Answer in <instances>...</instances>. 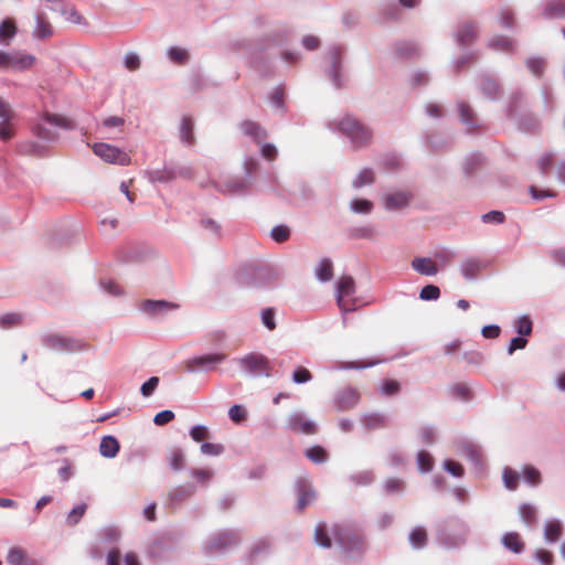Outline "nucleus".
Returning a JSON list of instances; mask_svg holds the SVG:
<instances>
[{"instance_id": "nucleus-1", "label": "nucleus", "mask_w": 565, "mask_h": 565, "mask_svg": "<svg viewBox=\"0 0 565 565\" xmlns=\"http://www.w3.org/2000/svg\"><path fill=\"white\" fill-rule=\"evenodd\" d=\"M276 278V273L270 267L256 263L241 265L234 275L237 286L255 290L274 286Z\"/></svg>"}, {"instance_id": "nucleus-2", "label": "nucleus", "mask_w": 565, "mask_h": 565, "mask_svg": "<svg viewBox=\"0 0 565 565\" xmlns=\"http://www.w3.org/2000/svg\"><path fill=\"white\" fill-rule=\"evenodd\" d=\"M470 534V526L459 518H452L440 523L436 529V544L447 551L462 548Z\"/></svg>"}, {"instance_id": "nucleus-3", "label": "nucleus", "mask_w": 565, "mask_h": 565, "mask_svg": "<svg viewBox=\"0 0 565 565\" xmlns=\"http://www.w3.org/2000/svg\"><path fill=\"white\" fill-rule=\"evenodd\" d=\"M329 127L345 137L354 149L366 147L373 138L372 128L352 116L333 120L329 124Z\"/></svg>"}, {"instance_id": "nucleus-4", "label": "nucleus", "mask_w": 565, "mask_h": 565, "mask_svg": "<svg viewBox=\"0 0 565 565\" xmlns=\"http://www.w3.org/2000/svg\"><path fill=\"white\" fill-rule=\"evenodd\" d=\"M331 533L345 556L360 558L365 553L366 542L364 536L351 526L335 524Z\"/></svg>"}, {"instance_id": "nucleus-5", "label": "nucleus", "mask_w": 565, "mask_h": 565, "mask_svg": "<svg viewBox=\"0 0 565 565\" xmlns=\"http://www.w3.org/2000/svg\"><path fill=\"white\" fill-rule=\"evenodd\" d=\"M328 66L326 75L332 86L341 89L347 84V75L344 70V47L338 44L330 45L326 52Z\"/></svg>"}, {"instance_id": "nucleus-6", "label": "nucleus", "mask_w": 565, "mask_h": 565, "mask_svg": "<svg viewBox=\"0 0 565 565\" xmlns=\"http://www.w3.org/2000/svg\"><path fill=\"white\" fill-rule=\"evenodd\" d=\"M41 341L45 348L60 353H75L87 348L81 339L61 333H44Z\"/></svg>"}, {"instance_id": "nucleus-7", "label": "nucleus", "mask_w": 565, "mask_h": 565, "mask_svg": "<svg viewBox=\"0 0 565 565\" xmlns=\"http://www.w3.org/2000/svg\"><path fill=\"white\" fill-rule=\"evenodd\" d=\"M227 360V354L224 352H210L204 354L194 355L186 361L185 370L190 373H211Z\"/></svg>"}, {"instance_id": "nucleus-8", "label": "nucleus", "mask_w": 565, "mask_h": 565, "mask_svg": "<svg viewBox=\"0 0 565 565\" xmlns=\"http://www.w3.org/2000/svg\"><path fill=\"white\" fill-rule=\"evenodd\" d=\"M241 543L239 534L233 530H224L209 537L203 550L206 555L224 553Z\"/></svg>"}, {"instance_id": "nucleus-9", "label": "nucleus", "mask_w": 565, "mask_h": 565, "mask_svg": "<svg viewBox=\"0 0 565 565\" xmlns=\"http://www.w3.org/2000/svg\"><path fill=\"white\" fill-rule=\"evenodd\" d=\"M237 363L243 372L247 375L256 377L260 375L269 376L270 362L269 360L258 353H247L237 360Z\"/></svg>"}, {"instance_id": "nucleus-10", "label": "nucleus", "mask_w": 565, "mask_h": 565, "mask_svg": "<svg viewBox=\"0 0 565 565\" xmlns=\"http://www.w3.org/2000/svg\"><path fill=\"white\" fill-rule=\"evenodd\" d=\"M35 63V57L32 54L15 52L10 53L0 50V68L25 71Z\"/></svg>"}, {"instance_id": "nucleus-11", "label": "nucleus", "mask_w": 565, "mask_h": 565, "mask_svg": "<svg viewBox=\"0 0 565 565\" xmlns=\"http://www.w3.org/2000/svg\"><path fill=\"white\" fill-rule=\"evenodd\" d=\"M93 151L96 156H98L100 159L108 163L128 166L131 161L128 153L109 143H95L93 147Z\"/></svg>"}, {"instance_id": "nucleus-12", "label": "nucleus", "mask_w": 565, "mask_h": 565, "mask_svg": "<svg viewBox=\"0 0 565 565\" xmlns=\"http://www.w3.org/2000/svg\"><path fill=\"white\" fill-rule=\"evenodd\" d=\"M286 429L297 434L313 435L317 433V424L303 412L295 411L286 419Z\"/></svg>"}, {"instance_id": "nucleus-13", "label": "nucleus", "mask_w": 565, "mask_h": 565, "mask_svg": "<svg viewBox=\"0 0 565 565\" xmlns=\"http://www.w3.org/2000/svg\"><path fill=\"white\" fill-rule=\"evenodd\" d=\"M355 294V282L351 276H342L335 285L337 303L342 312H350L354 307L344 301V297H351Z\"/></svg>"}, {"instance_id": "nucleus-14", "label": "nucleus", "mask_w": 565, "mask_h": 565, "mask_svg": "<svg viewBox=\"0 0 565 565\" xmlns=\"http://www.w3.org/2000/svg\"><path fill=\"white\" fill-rule=\"evenodd\" d=\"M249 180L243 178H227L215 182V188L223 194L243 195L247 192Z\"/></svg>"}, {"instance_id": "nucleus-15", "label": "nucleus", "mask_w": 565, "mask_h": 565, "mask_svg": "<svg viewBox=\"0 0 565 565\" xmlns=\"http://www.w3.org/2000/svg\"><path fill=\"white\" fill-rule=\"evenodd\" d=\"M360 401V394L354 387H345L340 390L334 397V407L339 412L353 409Z\"/></svg>"}, {"instance_id": "nucleus-16", "label": "nucleus", "mask_w": 565, "mask_h": 565, "mask_svg": "<svg viewBox=\"0 0 565 565\" xmlns=\"http://www.w3.org/2000/svg\"><path fill=\"white\" fill-rule=\"evenodd\" d=\"M178 308L177 303L166 300H145L140 305V311L149 318H158Z\"/></svg>"}, {"instance_id": "nucleus-17", "label": "nucleus", "mask_w": 565, "mask_h": 565, "mask_svg": "<svg viewBox=\"0 0 565 565\" xmlns=\"http://www.w3.org/2000/svg\"><path fill=\"white\" fill-rule=\"evenodd\" d=\"M479 31L473 22H465L457 26L454 32L455 41L459 46L466 47L472 44L478 38Z\"/></svg>"}, {"instance_id": "nucleus-18", "label": "nucleus", "mask_w": 565, "mask_h": 565, "mask_svg": "<svg viewBox=\"0 0 565 565\" xmlns=\"http://www.w3.org/2000/svg\"><path fill=\"white\" fill-rule=\"evenodd\" d=\"M295 487L298 495L297 509L303 510L306 507H308L316 500V492L311 488L308 479L305 477L298 478L296 480Z\"/></svg>"}, {"instance_id": "nucleus-19", "label": "nucleus", "mask_w": 565, "mask_h": 565, "mask_svg": "<svg viewBox=\"0 0 565 565\" xmlns=\"http://www.w3.org/2000/svg\"><path fill=\"white\" fill-rule=\"evenodd\" d=\"M195 492L193 484H181L171 489L167 495V507L170 509L178 508L184 500L192 497Z\"/></svg>"}, {"instance_id": "nucleus-20", "label": "nucleus", "mask_w": 565, "mask_h": 565, "mask_svg": "<svg viewBox=\"0 0 565 565\" xmlns=\"http://www.w3.org/2000/svg\"><path fill=\"white\" fill-rule=\"evenodd\" d=\"M479 89L481 94L489 100H497L500 96V85L491 76L483 74L480 76Z\"/></svg>"}, {"instance_id": "nucleus-21", "label": "nucleus", "mask_w": 565, "mask_h": 565, "mask_svg": "<svg viewBox=\"0 0 565 565\" xmlns=\"http://www.w3.org/2000/svg\"><path fill=\"white\" fill-rule=\"evenodd\" d=\"M458 116L461 124L466 126L469 132L475 131L479 127L478 120L476 118V113L468 103H458Z\"/></svg>"}, {"instance_id": "nucleus-22", "label": "nucleus", "mask_w": 565, "mask_h": 565, "mask_svg": "<svg viewBox=\"0 0 565 565\" xmlns=\"http://www.w3.org/2000/svg\"><path fill=\"white\" fill-rule=\"evenodd\" d=\"M487 46L494 52L505 54H513L515 51V42L505 35L491 36L487 42Z\"/></svg>"}, {"instance_id": "nucleus-23", "label": "nucleus", "mask_w": 565, "mask_h": 565, "mask_svg": "<svg viewBox=\"0 0 565 565\" xmlns=\"http://www.w3.org/2000/svg\"><path fill=\"white\" fill-rule=\"evenodd\" d=\"M459 454L470 461L476 468H481V450L470 441H461L458 444Z\"/></svg>"}, {"instance_id": "nucleus-24", "label": "nucleus", "mask_w": 565, "mask_h": 565, "mask_svg": "<svg viewBox=\"0 0 565 565\" xmlns=\"http://www.w3.org/2000/svg\"><path fill=\"white\" fill-rule=\"evenodd\" d=\"M411 265L415 271L425 276H435L439 271L436 262L429 257H416Z\"/></svg>"}, {"instance_id": "nucleus-25", "label": "nucleus", "mask_w": 565, "mask_h": 565, "mask_svg": "<svg viewBox=\"0 0 565 565\" xmlns=\"http://www.w3.org/2000/svg\"><path fill=\"white\" fill-rule=\"evenodd\" d=\"M360 423L367 430H374L384 428L387 423V417L383 413L374 412V413H365L360 416Z\"/></svg>"}, {"instance_id": "nucleus-26", "label": "nucleus", "mask_w": 565, "mask_h": 565, "mask_svg": "<svg viewBox=\"0 0 565 565\" xmlns=\"http://www.w3.org/2000/svg\"><path fill=\"white\" fill-rule=\"evenodd\" d=\"M194 124L188 116H183L179 125V139L186 147L195 143V136L193 132Z\"/></svg>"}, {"instance_id": "nucleus-27", "label": "nucleus", "mask_w": 565, "mask_h": 565, "mask_svg": "<svg viewBox=\"0 0 565 565\" xmlns=\"http://www.w3.org/2000/svg\"><path fill=\"white\" fill-rule=\"evenodd\" d=\"M460 273L466 280H476L482 269V264L477 258H465L460 263Z\"/></svg>"}, {"instance_id": "nucleus-28", "label": "nucleus", "mask_w": 565, "mask_h": 565, "mask_svg": "<svg viewBox=\"0 0 565 565\" xmlns=\"http://www.w3.org/2000/svg\"><path fill=\"white\" fill-rule=\"evenodd\" d=\"M542 17L550 19H565V0H547Z\"/></svg>"}, {"instance_id": "nucleus-29", "label": "nucleus", "mask_w": 565, "mask_h": 565, "mask_svg": "<svg viewBox=\"0 0 565 565\" xmlns=\"http://www.w3.org/2000/svg\"><path fill=\"white\" fill-rule=\"evenodd\" d=\"M242 132L253 139L255 142H260L266 139V130L257 122L252 120H244L239 124Z\"/></svg>"}, {"instance_id": "nucleus-30", "label": "nucleus", "mask_w": 565, "mask_h": 565, "mask_svg": "<svg viewBox=\"0 0 565 565\" xmlns=\"http://www.w3.org/2000/svg\"><path fill=\"white\" fill-rule=\"evenodd\" d=\"M42 120L51 126L64 130H75L77 128V125L73 119L57 114L45 113L42 116Z\"/></svg>"}, {"instance_id": "nucleus-31", "label": "nucleus", "mask_w": 565, "mask_h": 565, "mask_svg": "<svg viewBox=\"0 0 565 565\" xmlns=\"http://www.w3.org/2000/svg\"><path fill=\"white\" fill-rule=\"evenodd\" d=\"M120 445L116 437L111 435H106L102 438L99 444V454L104 458H115L119 452Z\"/></svg>"}, {"instance_id": "nucleus-32", "label": "nucleus", "mask_w": 565, "mask_h": 565, "mask_svg": "<svg viewBox=\"0 0 565 565\" xmlns=\"http://www.w3.org/2000/svg\"><path fill=\"white\" fill-rule=\"evenodd\" d=\"M482 159V154L479 152L468 154L461 163L463 175L468 179L472 178L480 168Z\"/></svg>"}, {"instance_id": "nucleus-33", "label": "nucleus", "mask_w": 565, "mask_h": 565, "mask_svg": "<svg viewBox=\"0 0 565 565\" xmlns=\"http://www.w3.org/2000/svg\"><path fill=\"white\" fill-rule=\"evenodd\" d=\"M408 542L414 550H423L427 546L428 535L424 526L417 525L408 533Z\"/></svg>"}, {"instance_id": "nucleus-34", "label": "nucleus", "mask_w": 565, "mask_h": 565, "mask_svg": "<svg viewBox=\"0 0 565 565\" xmlns=\"http://www.w3.org/2000/svg\"><path fill=\"white\" fill-rule=\"evenodd\" d=\"M33 38L35 39H47L53 34V29L51 23L46 20L44 14L39 13L35 17V28L32 32Z\"/></svg>"}, {"instance_id": "nucleus-35", "label": "nucleus", "mask_w": 565, "mask_h": 565, "mask_svg": "<svg viewBox=\"0 0 565 565\" xmlns=\"http://www.w3.org/2000/svg\"><path fill=\"white\" fill-rule=\"evenodd\" d=\"M409 196L405 192H395L386 194L384 198V207L386 210H398L408 204Z\"/></svg>"}, {"instance_id": "nucleus-36", "label": "nucleus", "mask_w": 565, "mask_h": 565, "mask_svg": "<svg viewBox=\"0 0 565 565\" xmlns=\"http://www.w3.org/2000/svg\"><path fill=\"white\" fill-rule=\"evenodd\" d=\"M563 526L559 520H550L544 525V540L553 544L557 542L562 535Z\"/></svg>"}, {"instance_id": "nucleus-37", "label": "nucleus", "mask_w": 565, "mask_h": 565, "mask_svg": "<svg viewBox=\"0 0 565 565\" xmlns=\"http://www.w3.org/2000/svg\"><path fill=\"white\" fill-rule=\"evenodd\" d=\"M502 545L515 554H520L524 550V543L520 540V535L515 532H507L501 537Z\"/></svg>"}, {"instance_id": "nucleus-38", "label": "nucleus", "mask_w": 565, "mask_h": 565, "mask_svg": "<svg viewBox=\"0 0 565 565\" xmlns=\"http://www.w3.org/2000/svg\"><path fill=\"white\" fill-rule=\"evenodd\" d=\"M519 515L527 526H533L537 521V509L531 503H521L519 505Z\"/></svg>"}, {"instance_id": "nucleus-39", "label": "nucleus", "mask_w": 565, "mask_h": 565, "mask_svg": "<svg viewBox=\"0 0 565 565\" xmlns=\"http://www.w3.org/2000/svg\"><path fill=\"white\" fill-rule=\"evenodd\" d=\"M316 277L321 282H327L332 279L333 265L330 258H323L319 262L315 270Z\"/></svg>"}, {"instance_id": "nucleus-40", "label": "nucleus", "mask_w": 565, "mask_h": 565, "mask_svg": "<svg viewBox=\"0 0 565 565\" xmlns=\"http://www.w3.org/2000/svg\"><path fill=\"white\" fill-rule=\"evenodd\" d=\"M52 11L60 12L66 21L74 24H84L85 20L74 6L67 7L65 3L61 8H51Z\"/></svg>"}, {"instance_id": "nucleus-41", "label": "nucleus", "mask_w": 565, "mask_h": 565, "mask_svg": "<svg viewBox=\"0 0 565 565\" xmlns=\"http://www.w3.org/2000/svg\"><path fill=\"white\" fill-rule=\"evenodd\" d=\"M285 90L281 85L276 86L268 96L269 105L278 113L285 114L286 106L284 104Z\"/></svg>"}, {"instance_id": "nucleus-42", "label": "nucleus", "mask_w": 565, "mask_h": 565, "mask_svg": "<svg viewBox=\"0 0 565 565\" xmlns=\"http://www.w3.org/2000/svg\"><path fill=\"white\" fill-rule=\"evenodd\" d=\"M171 166H164L162 169H156L148 172V179L151 183H168L173 180Z\"/></svg>"}, {"instance_id": "nucleus-43", "label": "nucleus", "mask_w": 565, "mask_h": 565, "mask_svg": "<svg viewBox=\"0 0 565 565\" xmlns=\"http://www.w3.org/2000/svg\"><path fill=\"white\" fill-rule=\"evenodd\" d=\"M167 56L177 65H185L189 62L190 53L184 47L170 46L167 49Z\"/></svg>"}, {"instance_id": "nucleus-44", "label": "nucleus", "mask_w": 565, "mask_h": 565, "mask_svg": "<svg viewBox=\"0 0 565 565\" xmlns=\"http://www.w3.org/2000/svg\"><path fill=\"white\" fill-rule=\"evenodd\" d=\"M521 478L531 487H537L542 481L540 470L531 465L522 467Z\"/></svg>"}, {"instance_id": "nucleus-45", "label": "nucleus", "mask_w": 565, "mask_h": 565, "mask_svg": "<svg viewBox=\"0 0 565 565\" xmlns=\"http://www.w3.org/2000/svg\"><path fill=\"white\" fill-rule=\"evenodd\" d=\"M418 438L424 445H434L437 440V428L430 424H424L419 426Z\"/></svg>"}, {"instance_id": "nucleus-46", "label": "nucleus", "mask_w": 565, "mask_h": 565, "mask_svg": "<svg viewBox=\"0 0 565 565\" xmlns=\"http://www.w3.org/2000/svg\"><path fill=\"white\" fill-rule=\"evenodd\" d=\"M514 330L521 337H527L532 333L533 323L529 316L523 315L518 317L513 322Z\"/></svg>"}, {"instance_id": "nucleus-47", "label": "nucleus", "mask_w": 565, "mask_h": 565, "mask_svg": "<svg viewBox=\"0 0 565 565\" xmlns=\"http://www.w3.org/2000/svg\"><path fill=\"white\" fill-rule=\"evenodd\" d=\"M406 483L403 479L399 478H387L383 482V490L385 494L392 495L395 493H403L405 490Z\"/></svg>"}, {"instance_id": "nucleus-48", "label": "nucleus", "mask_w": 565, "mask_h": 565, "mask_svg": "<svg viewBox=\"0 0 565 565\" xmlns=\"http://www.w3.org/2000/svg\"><path fill=\"white\" fill-rule=\"evenodd\" d=\"M168 461L172 470L181 471L185 466V455L180 448L172 449L168 456Z\"/></svg>"}, {"instance_id": "nucleus-49", "label": "nucleus", "mask_w": 565, "mask_h": 565, "mask_svg": "<svg viewBox=\"0 0 565 565\" xmlns=\"http://www.w3.org/2000/svg\"><path fill=\"white\" fill-rule=\"evenodd\" d=\"M374 182V173L370 168H363L352 182L353 188L361 189Z\"/></svg>"}, {"instance_id": "nucleus-50", "label": "nucleus", "mask_w": 565, "mask_h": 565, "mask_svg": "<svg viewBox=\"0 0 565 565\" xmlns=\"http://www.w3.org/2000/svg\"><path fill=\"white\" fill-rule=\"evenodd\" d=\"M315 542L317 545L329 548L331 547V539L327 532L324 523H318L315 529Z\"/></svg>"}, {"instance_id": "nucleus-51", "label": "nucleus", "mask_w": 565, "mask_h": 565, "mask_svg": "<svg viewBox=\"0 0 565 565\" xmlns=\"http://www.w3.org/2000/svg\"><path fill=\"white\" fill-rule=\"evenodd\" d=\"M521 478V473L515 470L505 467L502 472V481L504 487L508 490H515L518 488L519 479Z\"/></svg>"}, {"instance_id": "nucleus-52", "label": "nucleus", "mask_w": 565, "mask_h": 565, "mask_svg": "<svg viewBox=\"0 0 565 565\" xmlns=\"http://www.w3.org/2000/svg\"><path fill=\"white\" fill-rule=\"evenodd\" d=\"M17 34V25L13 20H3L0 24V40L2 43H8Z\"/></svg>"}, {"instance_id": "nucleus-53", "label": "nucleus", "mask_w": 565, "mask_h": 565, "mask_svg": "<svg viewBox=\"0 0 565 565\" xmlns=\"http://www.w3.org/2000/svg\"><path fill=\"white\" fill-rule=\"evenodd\" d=\"M418 470L423 473L429 472L433 469L434 460L429 452L419 450L416 456Z\"/></svg>"}, {"instance_id": "nucleus-54", "label": "nucleus", "mask_w": 565, "mask_h": 565, "mask_svg": "<svg viewBox=\"0 0 565 565\" xmlns=\"http://www.w3.org/2000/svg\"><path fill=\"white\" fill-rule=\"evenodd\" d=\"M33 134L38 138L46 142H54L58 139V135L55 131L51 130L50 128H46L42 124H38L33 127Z\"/></svg>"}, {"instance_id": "nucleus-55", "label": "nucleus", "mask_w": 565, "mask_h": 565, "mask_svg": "<svg viewBox=\"0 0 565 565\" xmlns=\"http://www.w3.org/2000/svg\"><path fill=\"white\" fill-rule=\"evenodd\" d=\"M350 210L355 214H370L373 203L366 199H354L350 203Z\"/></svg>"}, {"instance_id": "nucleus-56", "label": "nucleus", "mask_w": 565, "mask_h": 565, "mask_svg": "<svg viewBox=\"0 0 565 565\" xmlns=\"http://www.w3.org/2000/svg\"><path fill=\"white\" fill-rule=\"evenodd\" d=\"M200 225L210 235H213L215 237H218L221 235V225L210 216H202L200 218Z\"/></svg>"}, {"instance_id": "nucleus-57", "label": "nucleus", "mask_w": 565, "mask_h": 565, "mask_svg": "<svg viewBox=\"0 0 565 565\" xmlns=\"http://www.w3.org/2000/svg\"><path fill=\"white\" fill-rule=\"evenodd\" d=\"M260 320L263 326L269 330L274 331L277 327L276 324V310L271 307L265 308L260 311Z\"/></svg>"}, {"instance_id": "nucleus-58", "label": "nucleus", "mask_w": 565, "mask_h": 565, "mask_svg": "<svg viewBox=\"0 0 565 565\" xmlns=\"http://www.w3.org/2000/svg\"><path fill=\"white\" fill-rule=\"evenodd\" d=\"M374 233H375V230L371 225L356 226V227L350 228V231H349L350 237L355 238V239H361V238L371 239V238H373Z\"/></svg>"}, {"instance_id": "nucleus-59", "label": "nucleus", "mask_w": 565, "mask_h": 565, "mask_svg": "<svg viewBox=\"0 0 565 565\" xmlns=\"http://www.w3.org/2000/svg\"><path fill=\"white\" fill-rule=\"evenodd\" d=\"M306 457L315 463H323L328 459L327 451L321 446H312L306 450Z\"/></svg>"}, {"instance_id": "nucleus-60", "label": "nucleus", "mask_w": 565, "mask_h": 565, "mask_svg": "<svg viewBox=\"0 0 565 565\" xmlns=\"http://www.w3.org/2000/svg\"><path fill=\"white\" fill-rule=\"evenodd\" d=\"M7 562L9 565H25L26 556L23 550L11 547L8 552Z\"/></svg>"}, {"instance_id": "nucleus-61", "label": "nucleus", "mask_w": 565, "mask_h": 565, "mask_svg": "<svg viewBox=\"0 0 565 565\" xmlns=\"http://www.w3.org/2000/svg\"><path fill=\"white\" fill-rule=\"evenodd\" d=\"M395 51L401 57H413L417 52V45L413 42H398Z\"/></svg>"}, {"instance_id": "nucleus-62", "label": "nucleus", "mask_w": 565, "mask_h": 565, "mask_svg": "<svg viewBox=\"0 0 565 565\" xmlns=\"http://www.w3.org/2000/svg\"><path fill=\"white\" fill-rule=\"evenodd\" d=\"M443 468L445 469V471H447L449 475L456 478H462L465 475V469L462 465L451 459H446L443 462Z\"/></svg>"}, {"instance_id": "nucleus-63", "label": "nucleus", "mask_w": 565, "mask_h": 565, "mask_svg": "<svg viewBox=\"0 0 565 565\" xmlns=\"http://www.w3.org/2000/svg\"><path fill=\"white\" fill-rule=\"evenodd\" d=\"M544 63L545 61L542 57H529L525 61L527 68L536 77L542 76L544 72Z\"/></svg>"}, {"instance_id": "nucleus-64", "label": "nucleus", "mask_w": 565, "mask_h": 565, "mask_svg": "<svg viewBox=\"0 0 565 565\" xmlns=\"http://www.w3.org/2000/svg\"><path fill=\"white\" fill-rule=\"evenodd\" d=\"M271 238L277 243L286 242L290 236V230L287 225H276L270 231Z\"/></svg>"}]
</instances>
